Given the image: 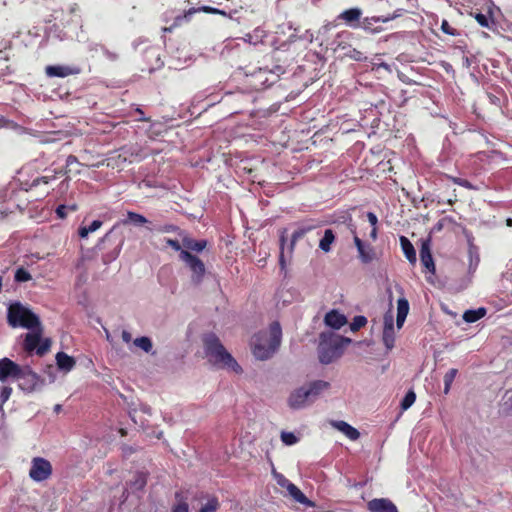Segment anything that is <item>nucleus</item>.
<instances>
[{
  "mask_svg": "<svg viewBox=\"0 0 512 512\" xmlns=\"http://www.w3.org/2000/svg\"><path fill=\"white\" fill-rule=\"evenodd\" d=\"M7 321L13 328L20 326L26 329H34L41 324L39 317L20 302L10 304Z\"/></svg>",
  "mask_w": 512,
  "mask_h": 512,
  "instance_id": "39448f33",
  "label": "nucleus"
},
{
  "mask_svg": "<svg viewBox=\"0 0 512 512\" xmlns=\"http://www.w3.org/2000/svg\"><path fill=\"white\" fill-rule=\"evenodd\" d=\"M367 219L369 223L372 225V227H377L378 218L373 212L367 213Z\"/></svg>",
  "mask_w": 512,
  "mask_h": 512,
  "instance_id": "864d4df0",
  "label": "nucleus"
},
{
  "mask_svg": "<svg viewBox=\"0 0 512 512\" xmlns=\"http://www.w3.org/2000/svg\"><path fill=\"white\" fill-rule=\"evenodd\" d=\"M474 17H475V20L477 21V23L481 27L490 28V22L491 21H490V19L485 14L476 13Z\"/></svg>",
  "mask_w": 512,
  "mask_h": 512,
  "instance_id": "49530a36",
  "label": "nucleus"
},
{
  "mask_svg": "<svg viewBox=\"0 0 512 512\" xmlns=\"http://www.w3.org/2000/svg\"><path fill=\"white\" fill-rule=\"evenodd\" d=\"M56 362L58 368L66 372L72 370L76 364L75 359L64 352L56 354Z\"/></svg>",
  "mask_w": 512,
  "mask_h": 512,
  "instance_id": "a878e982",
  "label": "nucleus"
},
{
  "mask_svg": "<svg viewBox=\"0 0 512 512\" xmlns=\"http://www.w3.org/2000/svg\"><path fill=\"white\" fill-rule=\"evenodd\" d=\"M313 403L306 387H299L291 392L288 398V405L292 409H301Z\"/></svg>",
  "mask_w": 512,
  "mask_h": 512,
  "instance_id": "f8f14e48",
  "label": "nucleus"
},
{
  "mask_svg": "<svg viewBox=\"0 0 512 512\" xmlns=\"http://www.w3.org/2000/svg\"><path fill=\"white\" fill-rule=\"evenodd\" d=\"M332 426L352 441H355L360 437L359 431L345 421H333Z\"/></svg>",
  "mask_w": 512,
  "mask_h": 512,
  "instance_id": "4be33fe9",
  "label": "nucleus"
},
{
  "mask_svg": "<svg viewBox=\"0 0 512 512\" xmlns=\"http://www.w3.org/2000/svg\"><path fill=\"white\" fill-rule=\"evenodd\" d=\"M78 72L79 70L77 68L65 65H48L45 68V73L48 77L65 78L77 74Z\"/></svg>",
  "mask_w": 512,
  "mask_h": 512,
  "instance_id": "a211bd4d",
  "label": "nucleus"
},
{
  "mask_svg": "<svg viewBox=\"0 0 512 512\" xmlns=\"http://www.w3.org/2000/svg\"><path fill=\"white\" fill-rule=\"evenodd\" d=\"M52 474L51 463L42 457H35L32 459L29 476L36 482L47 480Z\"/></svg>",
  "mask_w": 512,
  "mask_h": 512,
  "instance_id": "6e6552de",
  "label": "nucleus"
},
{
  "mask_svg": "<svg viewBox=\"0 0 512 512\" xmlns=\"http://www.w3.org/2000/svg\"><path fill=\"white\" fill-rule=\"evenodd\" d=\"M135 112L138 114L136 120L143 122H149L151 120L149 117L144 116V112L140 108H136Z\"/></svg>",
  "mask_w": 512,
  "mask_h": 512,
  "instance_id": "6e6d98bb",
  "label": "nucleus"
},
{
  "mask_svg": "<svg viewBox=\"0 0 512 512\" xmlns=\"http://www.w3.org/2000/svg\"><path fill=\"white\" fill-rule=\"evenodd\" d=\"M441 30L443 33L451 36L458 35V32L455 28H453L447 20H443L441 23Z\"/></svg>",
  "mask_w": 512,
  "mask_h": 512,
  "instance_id": "de8ad7c7",
  "label": "nucleus"
},
{
  "mask_svg": "<svg viewBox=\"0 0 512 512\" xmlns=\"http://www.w3.org/2000/svg\"><path fill=\"white\" fill-rule=\"evenodd\" d=\"M22 369L23 366L7 357L0 359V381L6 382L8 379L17 380Z\"/></svg>",
  "mask_w": 512,
  "mask_h": 512,
  "instance_id": "9b49d317",
  "label": "nucleus"
},
{
  "mask_svg": "<svg viewBox=\"0 0 512 512\" xmlns=\"http://www.w3.org/2000/svg\"><path fill=\"white\" fill-rule=\"evenodd\" d=\"M181 261L185 262L192 272L191 280L194 284H200L205 276L206 268L203 261L197 256L191 254L187 250H182L179 253Z\"/></svg>",
  "mask_w": 512,
  "mask_h": 512,
  "instance_id": "0eeeda50",
  "label": "nucleus"
},
{
  "mask_svg": "<svg viewBox=\"0 0 512 512\" xmlns=\"http://www.w3.org/2000/svg\"><path fill=\"white\" fill-rule=\"evenodd\" d=\"M444 177L450 181H452L454 184H457L461 187H464L468 190H477V187L474 186L470 181L466 180V179H463V178H459V177H454V176H451V175H448V174H444Z\"/></svg>",
  "mask_w": 512,
  "mask_h": 512,
  "instance_id": "58836bf2",
  "label": "nucleus"
},
{
  "mask_svg": "<svg viewBox=\"0 0 512 512\" xmlns=\"http://www.w3.org/2000/svg\"><path fill=\"white\" fill-rule=\"evenodd\" d=\"M458 373V370L455 368H451L445 375H444V393L448 394L451 388V385Z\"/></svg>",
  "mask_w": 512,
  "mask_h": 512,
  "instance_id": "a19ab883",
  "label": "nucleus"
},
{
  "mask_svg": "<svg viewBox=\"0 0 512 512\" xmlns=\"http://www.w3.org/2000/svg\"><path fill=\"white\" fill-rule=\"evenodd\" d=\"M165 242L168 246H170L175 251L181 252L183 249H181V244L178 240L166 238Z\"/></svg>",
  "mask_w": 512,
  "mask_h": 512,
  "instance_id": "603ef678",
  "label": "nucleus"
},
{
  "mask_svg": "<svg viewBox=\"0 0 512 512\" xmlns=\"http://www.w3.org/2000/svg\"><path fill=\"white\" fill-rule=\"evenodd\" d=\"M354 233V237H353V241H354V244L357 248V250H361V248H363V246L365 245L364 242L356 235L355 231H353Z\"/></svg>",
  "mask_w": 512,
  "mask_h": 512,
  "instance_id": "13d9d810",
  "label": "nucleus"
},
{
  "mask_svg": "<svg viewBox=\"0 0 512 512\" xmlns=\"http://www.w3.org/2000/svg\"><path fill=\"white\" fill-rule=\"evenodd\" d=\"M354 233V237H353V241H354V244L357 248V250H361V248H363V246L365 245L364 242L356 235L355 231H353Z\"/></svg>",
  "mask_w": 512,
  "mask_h": 512,
  "instance_id": "4d7b16f0",
  "label": "nucleus"
},
{
  "mask_svg": "<svg viewBox=\"0 0 512 512\" xmlns=\"http://www.w3.org/2000/svg\"><path fill=\"white\" fill-rule=\"evenodd\" d=\"M103 49L104 54L107 56V58L111 61L116 60L118 55L115 52H110L107 49Z\"/></svg>",
  "mask_w": 512,
  "mask_h": 512,
  "instance_id": "bf43d9fd",
  "label": "nucleus"
},
{
  "mask_svg": "<svg viewBox=\"0 0 512 512\" xmlns=\"http://www.w3.org/2000/svg\"><path fill=\"white\" fill-rule=\"evenodd\" d=\"M420 261L425 269L434 274L435 273V264L433 261V257L431 254L430 241L425 240L421 244L420 248Z\"/></svg>",
  "mask_w": 512,
  "mask_h": 512,
  "instance_id": "6ab92c4d",
  "label": "nucleus"
},
{
  "mask_svg": "<svg viewBox=\"0 0 512 512\" xmlns=\"http://www.w3.org/2000/svg\"><path fill=\"white\" fill-rule=\"evenodd\" d=\"M132 337H131V334L128 332V331H123L122 332V340L126 343H129L131 341Z\"/></svg>",
  "mask_w": 512,
  "mask_h": 512,
  "instance_id": "680f3d73",
  "label": "nucleus"
},
{
  "mask_svg": "<svg viewBox=\"0 0 512 512\" xmlns=\"http://www.w3.org/2000/svg\"><path fill=\"white\" fill-rule=\"evenodd\" d=\"M389 18H380V17H366L363 19V21L360 23V26L369 33L375 34L382 31L381 27H374V23H377L379 21L387 22Z\"/></svg>",
  "mask_w": 512,
  "mask_h": 512,
  "instance_id": "cd10ccee",
  "label": "nucleus"
},
{
  "mask_svg": "<svg viewBox=\"0 0 512 512\" xmlns=\"http://www.w3.org/2000/svg\"><path fill=\"white\" fill-rule=\"evenodd\" d=\"M359 258L362 263L368 264L374 259V249L370 245H364L361 250H358Z\"/></svg>",
  "mask_w": 512,
  "mask_h": 512,
  "instance_id": "473e14b6",
  "label": "nucleus"
},
{
  "mask_svg": "<svg viewBox=\"0 0 512 512\" xmlns=\"http://www.w3.org/2000/svg\"><path fill=\"white\" fill-rule=\"evenodd\" d=\"M382 340H383L385 347L388 350H391L394 347L395 332H394V324H393L392 316L385 315V317H384V329H383Z\"/></svg>",
  "mask_w": 512,
  "mask_h": 512,
  "instance_id": "f3484780",
  "label": "nucleus"
},
{
  "mask_svg": "<svg viewBox=\"0 0 512 512\" xmlns=\"http://www.w3.org/2000/svg\"><path fill=\"white\" fill-rule=\"evenodd\" d=\"M220 508V503L217 497H211L208 499L207 503L203 505L199 512H217Z\"/></svg>",
  "mask_w": 512,
  "mask_h": 512,
  "instance_id": "ea45409f",
  "label": "nucleus"
},
{
  "mask_svg": "<svg viewBox=\"0 0 512 512\" xmlns=\"http://www.w3.org/2000/svg\"><path fill=\"white\" fill-rule=\"evenodd\" d=\"M134 345L146 353H149L152 350L153 344L149 337L142 336L138 337L133 341Z\"/></svg>",
  "mask_w": 512,
  "mask_h": 512,
  "instance_id": "e433bc0d",
  "label": "nucleus"
},
{
  "mask_svg": "<svg viewBox=\"0 0 512 512\" xmlns=\"http://www.w3.org/2000/svg\"><path fill=\"white\" fill-rule=\"evenodd\" d=\"M350 36H351V33L347 32V31L339 32L335 38V42L337 43V48L345 49V46L342 45V42L340 41V39H342V38L349 39Z\"/></svg>",
  "mask_w": 512,
  "mask_h": 512,
  "instance_id": "09e8293b",
  "label": "nucleus"
},
{
  "mask_svg": "<svg viewBox=\"0 0 512 512\" xmlns=\"http://www.w3.org/2000/svg\"><path fill=\"white\" fill-rule=\"evenodd\" d=\"M324 322L333 329H340L346 324L347 319L337 310H331L325 315Z\"/></svg>",
  "mask_w": 512,
  "mask_h": 512,
  "instance_id": "412c9836",
  "label": "nucleus"
},
{
  "mask_svg": "<svg viewBox=\"0 0 512 512\" xmlns=\"http://www.w3.org/2000/svg\"><path fill=\"white\" fill-rule=\"evenodd\" d=\"M349 338L337 336L333 333H321L318 346V358L322 364H330L342 354L344 343H350Z\"/></svg>",
  "mask_w": 512,
  "mask_h": 512,
  "instance_id": "7ed1b4c3",
  "label": "nucleus"
},
{
  "mask_svg": "<svg viewBox=\"0 0 512 512\" xmlns=\"http://www.w3.org/2000/svg\"><path fill=\"white\" fill-rule=\"evenodd\" d=\"M119 433L121 434V436H126V435H127L126 430H125V429H123V428H120V429H119Z\"/></svg>",
  "mask_w": 512,
  "mask_h": 512,
  "instance_id": "774afa93",
  "label": "nucleus"
},
{
  "mask_svg": "<svg viewBox=\"0 0 512 512\" xmlns=\"http://www.w3.org/2000/svg\"><path fill=\"white\" fill-rule=\"evenodd\" d=\"M281 440L286 445H294L297 443L298 438L292 432H282Z\"/></svg>",
  "mask_w": 512,
  "mask_h": 512,
  "instance_id": "a18cd8bd",
  "label": "nucleus"
},
{
  "mask_svg": "<svg viewBox=\"0 0 512 512\" xmlns=\"http://www.w3.org/2000/svg\"><path fill=\"white\" fill-rule=\"evenodd\" d=\"M175 499L177 500V504L172 507L171 512H189V505L187 501L183 498L181 492L175 493Z\"/></svg>",
  "mask_w": 512,
  "mask_h": 512,
  "instance_id": "f704fd0d",
  "label": "nucleus"
},
{
  "mask_svg": "<svg viewBox=\"0 0 512 512\" xmlns=\"http://www.w3.org/2000/svg\"><path fill=\"white\" fill-rule=\"evenodd\" d=\"M285 241H286V239H285L284 235H282L281 238H280L281 253H280V259H279L280 264L282 266H284V264H285L284 254H283V249H284Z\"/></svg>",
  "mask_w": 512,
  "mask_h": 512,
  "instance_id": "5fc2aeb1",
  "label": "nucleus"
},
{
  "mask_svg": "<svg viewBox=\"0 0 512 512\" xmlns=\"http://www.w3.org/2000/svg\"><path fill=\"white\" fill-rule=\"evenodd\" d=\"M287 491L289 493V495L298 503L300 504H303V505H306L308 507H313L314 506V503L309 500L305 495L304 493L293 483L291 482H288L287 486Z\"/></svg>",
  "mask_w": 512,
  "mask_h": 512,
  "instance_id": "5701e85b",
  "label": "nucleus"
},
{
  "mask_svg": "<svg viewBox=\"0 0 512 512\" xmlns=\"http://www.w3.org/2000/svg\"><path fill=\"white\" fill-rule=\"evenodd\" d=\"M147 222L148 220L143 215L129 211L127 213V219L124 221V224L130 223L135 226H141Z\"/></svg>",
  "mask_w": 512,
  "mask_h": 512,
  "instance_id": "c9c22d12",
  "label": "nucleus"
},
{
  "mask_svg": "<svg viewBox=\"0 0 512 512\" xmlns=\"http://www.w3.org/2000/svg\"><path fill=\"white\" fill-rule=\"evenodd\" d=\"M319 227V224L313 219H306L297 224L296 230L291 235V250L294 249L295 244L302 239L307 233Z\"/></svg>",
  "mask_w": 512,
  "mask_h": 512,
  "instance_id": "ddd939ff",
  "label": "nucleus"
},
{
  "mask_svg": "<svg viewBox=\"0 0 512 512\" xmlns=\"http://www.w3.org/2000/svg\"><path fill=\"white\" fill-rule=\"evenodd\" d=\"M400 244H401L402 251H403L405 257L407 258V260L411 264H415L417 261V258H416V251L414 249L413 244L405 236L400 237Z\"/></svg>",
  "mask_w": 512,
  "mask_h": 512,
  "instance_id": "bb28decb",
  "label": "nucleus"
},
{
  "mask_svg": "<svg viewBox=\"0 0 512 512\" xmlns=\"http://www.w3.org/2000/svg\"><path fill=\"white\" fill-rule=\"evenodd\" d=\"M31 278V274L24 268H18L14 275V279L16 282H27L31 280Z\"/></svg>",
  "mask_w": 512,
  "mask_h": 512,
  "instance_id": "37998d69",
  "label": "nucleus"
},
{
  "mask_svg": "<svg viewBox=\"0 0 512 512\" xmlns=\"http://www.w3.org/2000/svg\"><path fill=\"white\" fill-rule=\"evenodd\" d=\"M12 388L9 386H4L1 389L0 398L3 403H5L11 396Z\"/></svg>",
  "mask_w": 512,
  "mask_h": 512,
  "instance_id": "8fccbe9b",
  "label": "nucleus"
},
{
  "mask_svg": "<svg viewBox=\"0 0 512 512\" xmlns=\"http://www.w3.org/2000/svg\"><path fill=\"white\" fill-rule=\"evenodd\" d=\"M486 314V309L485 308H478V309H471V310H467L464 312L463 314V319L465 322L467 323H474L478 320H480L482 317H484Z\"/></svg>",
  "mask_w": 512,
  "mask_h": 512,
  "instance_id": "7c9ffc66",
  "label": "nucleus"
},
{
  "mask_svg": "<svg viewBox=\"0 0 512 512\" xmlns=\"http://www.w3.org/2000/svg\"><path fill=\"white\" fill-rule=\"evenodd\" d=\"M362 16V10L360 8H350L341 12L338 16V20H342L345 24L352 28L360 26V19Z\"/></svg>",
  "mask_w": 512,
  "mask_h": 512,
  "instance_id": "dca6fc26",
  "label": "nucleus"
},
{
  "mask_svg": "<svg viewBox=\"0 0 512 512\" xmlns=\"http://www.w3.org/2000/svg\"><path fill=\"white\" fill-rule=\"evenodd\" d=\"M269 74H271V72L267 69L259 68L258 71L247 76V83L254 90H262L272 83L269 81Z\"/></svg>",
  "mask_w": 512,
  "mask_h": 512,
  "instance_id": "4468645a",
  "label": "nucleus"
},
{
  "mask_svg": "<svg viewBox=\"0 0 512 512\" xmlns=\"http://www.w3.org/2000/svg\"><path fill=\"white\" fill-rule=\"evenodd\" d=\"M367 324V319L364 316H355L352 323L350 324V328L352 331H358L360 328L364 327Z\"/></svg>",
  "mask_w": 512,
  "mask_h": 512,
  "instance_id": "c03bdc74",
  "label": "nucleus"
},
{
  "mask_svg": "<svg viewBox=\"0 0 512 512\" xmlns=\"http://www.w3.org/2000/svg\"><path fill=\"white\" fill-rule=\"evenodd\" d=\"M370 512H399L396 505L388 498H375L367 503Z\"/></svg>",
  "mask_w": 512,
  "mask_h": 512,
  "instance_id": "2eb2a0df",
  "label": "nucleus"
},
{
  "mask_svg": "<svg viewBox=\"0 0 512 512\" xmlns=\"http://www.w3.org/2000/svg\"><path fill=\"white\" fill-rule=\"evenodd\" d=\"M31 330L32 332L25 335L23 349L28 354L35 351L39 356L45 355L50 350L51 340L49 338L42 339L43 327L41 324Z\"/></svg>",
  "mask_w": 512,
  "mask_h": 512,
  "instance_id": "423d86ee",
  "label": "nucleus"
},
{
  "mask_svg": "<svg viewBox=\"0 0 512 512\" xmlns=\"http://www.w3.org/2000/svg\"><path fill=\"white\" fill-rule=\"evenodd\" d=\"M132 156V153H128V150L125 147H122L119 150L109 153V155L105 159L98 161V165L105 164L107 167L119 170L127 161H133Z\"/></svg>",
  "mask_w": 512,
  "mask_h": 512,
  "instance_id": "9d476101",
  "label": "nucleus"
},
{
  "mask_svg": "<svg viewBox=\"0 0 512 512\" xmlns=\"http://www.w3.org/2000/svg\"><path fill=\"white\" fill-rule=\"evenodd\" d=\"M206 355L213 363L221 368L230 369L236 374L242 373V367L235 358L225 349L220 339L213 333L203 339Z\"/></svg>",
  "mask_w": 512,
  "mask_h": 512,
  "instance_id": "f03ea898",
  "label": "nucleus"
},
{
  "mask_svg": "<svg viewBox=\"0 0 512 512\" xmlns=\"http://www.w3.org/2000/svg\"><path fill=\"white\" fill-rule=\"evenodd\" d=\"M16 381H18L19 388L28 393L35 391L42 383L40 376L28 365L23 366Z\"/></svg>",
  "mask_w": 512,
  "mask_h": 512,
  "instance_id": "1a4fd4ad",
  "label": "nucleus"
},
{
  "mask_svg": "<svg viewBox=\"0 0 512 512\" xmlns=\"http://www.w3.org/2000/svg\"><path fill=\"white\" fill-rule=\"evenodd\" d=\"M10 124V121L4 117L3 115H0V128H6Z\"/></svg>",
  "mask_w": 512,
  "mask_h": 512,
  "instance_id": "052dcab7",
  "label": "nucleus"
},
{
  "mask_svg": "<svg viewBox=\"0 0 512 512\" xmlns=\"http://www.w3.org/2000/svg\"><path fill=\"white\" fill-rule=\"evenodd\" d=\"M255 33L257 36L262 37L264 35V30L262 29H256Z\"/></svg>",
  "mask_w": 512,
  "mask_h": 512,
  "instance_id": "338daca9",
  "label": "nucleus"
},
{
  "mask_svg": "<svg viewBox=\"0 0 512 512\" xmlns=\"http://www.w3.org/2000/svg\"><path fill=\"white\" fill-rule=\"evenodd\" d=\"M370 237L375 240L377 238V227H372Z\"/></svg>",
  "mask_w": 512,
  "mask_h": 512,
  "instance_id": "0e129e2a",
  "label": "nucleus"
},
{
  "mask_svg": "<svg viewBox=\"0 0 512 512\" xmlns=\"http://www.w3.org/2000/svg\"><path fill=\"white\" fill-rule=\"evenodd\" d=\"M80 166L81 163L78 161L77 157H75L74 155H69L66 159V164L64 168L54 169L52 170V174L36 177L35 179L32 180L30 184V189L36 188L42 184L48 185L52 181L56 180L61 176H65L66 178L60 183V187L67 188L70 175L80 173Z\"/></svg>",
  "mask_w": 512,
  "mask_h": 512,
  "instance_id": "20e7f679",
  "label": "nucleus"
},
{
  "mask_svg": "<svg viewBox=\"0 0 512 512\" xmlns=\"http://www.w3.org/2000/svg\"><path fill=\"white\" fill-rule=\"evenodd\" d=\"M306 388L312 401L314 402L323 391L330 388V383L324 380H315L310 382Z\"/></svg>",
  "mask_w": 512,
  "mask_h": 512,
  "instance_id": "b1692460",
  "label": "nucleus"
},
{
  "mask_svg": "<svg viewBox=\"0 0 512 512\" xmlns=\"http://www.w3.org/2000/svg\"><path fill=\"white\" fill-rule=\"evenodd\" d=\"M351 215L350 214H344L343 216H341V222L345 223L347 220H351Z\"/></svg>",
  "mask_w": 512,
  "mask_h": 512,
  "instance_id": "69168bd1",
  "label": "nucleus"
},
{
  "mask_svg": "<svg viewBox=\"0 0 512 512\" xmlns=\"http://www.w3.org/2000/svg\"><path fill=\"white\" fill-rule=\"evenodd\" d=\"M177 229V227L175 225H166L163 229H160V231H164V232H172V231H175Z\"/></svg>",
  "mask_w": 512,
  "mask_h": 512,
  "instance_id": "e2e57ef3",
  "label": "nucleus"
},
{
  "mask_svg": "<svg viewBox=\"0 0 512 512\" xmlns=\"http://www.w3.org/2000/svg\"><path fill=\"white\" fill-rule=\"evenodd\" d=\"M96 231V219L91 221L88 225H81L78 228V236L80 240H85L90 233Z\"/></svg>",
  "mask_w": 512,
  "mask_h": 512,
  "instance_id": "4c0bfd02",
  "label": "nucleus"
},
{
  "mask_svg": "<svg viewBox=\"0 0 512 512\" xmlns=\"http://www.w3.org/2000/svg\"><path fill=\"white\" fill-rule=\"evenodd\" d=\"M78 206L75 203L72 204H60L57 206L55 213L58 219H65L68 214L77 211Z\"/></svg>",
  "mask_w": 512,
  "mask_h": 512,
  "instance_id": "2f4dec72",
  "label": "nucleus"
},
{
  "mask_svg": "<svg viewBox=\"0 0 512 512\" xmlns=\"http://www.w3.org/2000/svg\"><path fill=\"white\" fill-rule=\"evenodd\" d=\"M416 400V394L413 390H409L401 401V409H409Z\"/></svg>",
  "mask_w": 512,
  "mask_h": 512,
  "instance_id": "79ce46f5",
  "label": "nucleus"
},
{
  "mask_svg": "<svg viewBox=\"0 0 512 512\" xmlns=\"http://www.w3.org/2000/svg\"><path fill=\"white\" fill-rule=\"evenodd\" d=\"M408 312H409V302L407 299L405 298H400L398 299L397 301V319H396V323H397V327L400 329L404 322H405V319L408 315Z\"/></svg>",
  "mask_w": 512,
  "mask_h": 512,
  "instance_id": "393cba45",
  "label": "nucleus"
},
{
  "mask_svg": "<svg viewBox=\"0 0 512 512\" xmlns=\"http://www.w3.org/2000/svg\"><path fill=\"white\" fill-rule=\"evenodd\" d=\"M196 12H204V13H207V14H216V15H223L225 16L226 15V12L223 11V10H220L218 8H214V7H211V6H202V7H199V8H191L187 11L186 15H192Z\"/></svg>",
  "mask_w": 512,
  "mask_h": 512,
  "instance_id": "72a5a7b5",
  "label": "nucleus"
},
{
  "mask_svg": "<svg viewBox=\"0 0 512 512\" xmlns=\"http://www.w3.org/2000/svg\"><path fill=\"white\" fill-rule=\"evenodd\" d=\"M182 245L185 248L184 250H191L195 252H201L207 246L206 240H195L190 237H184L182 239Z\"/></svg>",
  "mask_w": 512,
  "mask_h": 512,
  "instance_id": "c85d7f7f",
  "label": "nucleus"
},
{
  "mask_svg": "<svg viewBox=\"0 0 512 512\" xmlns=\"http://www.w3.org/2000/svg\"><path fill=\"white\" fill-rule=\"evenodd\" d=\"M282 338L280 323L275 321L267 330L259 331L251 339V350L254 357L264 361L270 359L279 349Z\"/></svg>",
  "mask_w": 512,
  "mask_h": 512,
  "instance_id": "f257e3e1",
  "label": "nucleus"
},
{
  "mask_svg": "<svg viewBox=\"0 0 512 512\" xmlns=\"http://www.w3.org/2000/svg\"><path fill=\"white\" fill-rule=\"evenodd\" d=\"M147 481L148 473L144 471H137L134 473L132 479L127 482V486L132 492H138L145 488Z\"/></svg>",
  "mask_w": 512,
  "mask_h": 512,
  "instance_id": "aec40b11",
  "label": "nucleus"
},
{
  "mask_svg": "<svg viewBox=\"0 0 512 512\" xmlns=\"http://www.w3.org/2000/svg\"><path fill=\"white\" fill-rule=\"evenodd\" d=\"M121 451L124 457H129L137 451V448L127 444H123L121 446Z\"/></svg>",
  "mask_w": 512,
  "mask_h": 512,
  "instance_id": "3c124183",
  "label": "nucleus"
},
{
  "mask_svg": "<svg viewBox=\"0 0 512 512\" xmlns=\"http://www.w3.org/2000/svg\"><path fill=\"white\" fill-rule=\"evenodd\" d=\"M335 242V234L333 232V230L331 229H326L324 231V235L323 237L321 238L320 242H319V248L325 252V253H328L331 251V245Z\"/></svg>",
  "mask_w": 512,
  "mask_h": 512,
  "instance_id": "c756f323",
  "label": "nucleus"
}]
</instances>
